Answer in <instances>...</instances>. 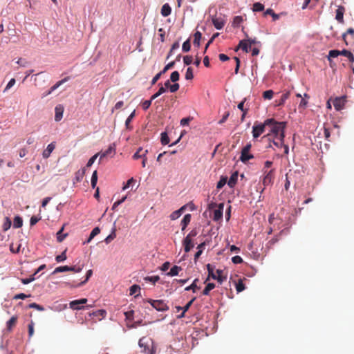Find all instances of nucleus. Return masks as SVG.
I'll use <instances>...</instances> for the list:
<instances>
[{
  "instance_id": "nucleus-1",
  "label": "nucleus",
  "mask_w": 354,
  "mask_h": 354,
  "mask_svg": "<svg viewBox=\"0 0 354 354\" xmlns=\"http://www.w3.org/2000/svg\"><path fill=\"white\" fill-rule=\"evenodd\" d=\"M272 122L268 124L270 129V133L264 136L262 138L270 140V136H273L275 139L283 140L285 138V128L286 123L285 122H277L273 118H270Z\"/></svg>"
},
{
  "instance_id": "nucleus-2",
  "label": "nucleus",
  "mask_w": 354,
  "mask_h": 354,
  "mask_svg": "<svg viewBox=\"0 0 354 354\" xmlns=\"http://www.w3.org/2000/svg\"><path fill=\"white\" fill-rule=\"evenodd\" d=\"M138 344L142 348L140 354H154L156 353L153 342L151 339L143 337L140 339Z\"/></svg>"
},
{
  "instance_id": "nucleus-3",
  "label": "nucleus",
  "mask_w": 354,
  "mask_h": 354,
  "mask_svg": "<svg viewBox=\"0 0 354 354\" xmlns=\"http://www.w3.org/2000/svg\"><path fill=\"white\" fill-rule=\"evenodd\" d=\"M272 121L271 120H266L263 123H255L252 127V136L254 139L259 138L263 134L266 128L268 127V124H271Z\"/></svg>"
},
{
  "instance_id": "nucleus-4",
  "label": "nucleus",
  "mask_w": 354,
  "mask_h": 354,
  "mask_svg": "<svg viewBox=\"0 0 354 354\" xmlns=\"http://www.w3.org/2000/svg\"><path fill=\"white\" fill-rule=\"evenodd\" d=\"M214 268L209 263L207 265V270L208 271V277L207 278L206 281L209 280V279L211 277L213 279L217 280L218 282L220 283H222L223 281L226 279V277L223 276V270H217L216 273L214 272Z\"/></svg>"
},
{
  "instance_id": "nucleus-5",
  "label": "nucleus",
  "mask_w": 354,
  "mask_h": 354,
  "mask_svg": "<svg viewBox=\"0 0 354 354\" xmlns=\"http://www.w3.org/2000/svg\"><path fill=\"white\" fill-rule=\"evenodd\" d=\"M252 147L251 143H248L242 149L240 160L243 162H246L250 159L254 158V156L250 153V150Z\"/></svg>"
},
{
  "instance_id": "nucleus-6",
  "label": "nucleus",
  "mask_w": 354,
  "mask_h": 354,
  "mask_svg": "<svg viewBox=\"0 0 354 354\" xmlns=\"http://www.w3.org/2000/svg\"><path fill=\"white\" fill-rule=\"evenodd\" d=\"M149 302L158 311H167L169 310V306L163 300L149 299Z\"/></svg>"
},
{
  "instance_id": "nucleus-7",
  "label": "nucleus",
  "mask_w": 354,
  "mask_h": 354,
  "mask_svg": "<svg viewBox=\"0 0 354 354\" xmlns=\"http://www.w3.org/2000/svg\"><path fill=\"white\" fill-rule=\"evenodd\" d=\"M342 39L347 46L354 44V28H349L347 31L342 35Z\"/></svg>"
},
{
  "instance_id": "nucleus-8",
  "label": "nucleus",
  "mask_w": 354,
  "mask_h": 354,
  "mask_svg": "<svg viewBox=\"0 0 354 354\" xmlns=\"http://www.w3.org/2000/svg\"><path fill=\"white\" fill-rule=\"evenodd\" d=\"M212 22L214 26L217 30H221L224 27V26L226 23V20L224 19L223 17H221V16L217 17L215 15V16L212 17Z\"/></svg>"
},
{
  "instance_id": "nucleus-9",
  "label": "nucleus",
  "mask_w": 354,
  "mask_h": 354,
  "mask_svg": "<svg viewBox=\"0 0 354 354\" xmlns=\"http://www.w3.org/2000/svg\"><path fill=\"white\" fill-rule=\"evenodd\" d=\"M265 176L263 179V184L264 186L270 185L272 183L274 176L273 169L269 171H264Z\"/></svg>"
},
{
  "instance_id": "nucleus-10",
  "label": "nucleus",
  "mask_w": 354,
  "mask_h": 354,
  "mask_svg": "<svg viewBox=\"0 0 354 354\" xmlns=\"http://www.w3.org/2000/svg\"><path fill=\"white\" fill-rule=\"evenodd\" d=\"M87 302V299L83 298L78 300H74L70 302V308L73 310H82L84 308L82 304H85Z\"/></svg>"
},
{
  "instance_id": "nucleus-11",
  "label": "nucleus",
  "mask_w": 354,
  "mask_h": 354,
  "mask_svg": "<svg viewBox=\"0 0 354 354\" xmlns=\"http://www.w3.org/2000/svg\"><path fill=\"white\" fill-rule=\"evenodd\" d=\"M345 103L346 97L344 96L336 97L333 100V106L337 111L342 110L344 107Z\"/></svg>"
},
{
  "instance_id": "nucleus-12",
  "label": "nucleus",
  "mask_w": 354,
  "mask_h": 354,
  "mask_svg": "<svg viewBox=\"0 0 354 354\" xmlns=\"http://www.w3.org/2000/svg\"><path fill=\"white\" fill-rule=\"evenodd\" d=\"M115 144H112L109 147V148L106 151L100 153V161L102 160L104 158H105L111 154H113L112 155V156H113L115 154Z\"/></svg>"
},
{
  "instance_id": "nucleus-13",
  "label": "nucleus",
  "mask_w": 354,
  "mask_h": 354,
  "mask_svg": "<svg viewBox=\"0 0 354 354\" xmlns=\"http://www.w3.org/2000/svg\"><path fill=\"white\" fill-rule=\"evenodd\" d=\"M344 12H345V8L344 6H338L337 9L336 10V16H335V19L336 20L341 23V24H344Z\"/></svg>"
},
{
  "instance_id": "nucleus-14",
  "label": "nucleus",
  "mask_w": 354,
  "mask_h": 354,
  "mask_svg": "<svg viewBox=\"0 0 354 354\" xmlns=\"http://www.w3.org/2000/svg\"><path fill=\"white\" fill-rule=\"evenodd\" d=\"M224 208V204L220 203L218 205V209H215L214 212V220L218 221L223 217V212Z\"/></svg>"
},
{
  "instance_id": "nucleus-15",
  "label": "nucleus",
  "mask_w": 354,
  "mask_h": 354,
  "mask_svg": "<svg viewBox=\"0 0 354 354\" xmlns=\"http://www.w3.org/2000/svg\"><path fill=\"white\" fill-rule=\"evenodd\" d=\"M55 148V142H53L50 143L47 146L46 149H44L43 153H42L43 158H48V157H50L51 153L53 151Z\"/></svg>"
},
{
  "instance_id": "nucleus-16",
  "label": "nucleus",
  "mask_w": 354,
  "mask_h": 354,
  "mask_svg": "<svg viewBox=\"0 0 354 354\" xmlns=\"http://www.w3.org/2000/svg\"><path fill=\"white\" fill-rule=\"evenodd\" d=\"M55 121H57V122L60 121L63 117L64 106L61 104H58L57 106H55Z\"/></svg>"
},
{
  "instance_id": "nucleus-17",
  "label": "nucleus",
  "mask_w": 354,
  "mask_h": 354,
  "mask_svg": "<svg viewBox=\"0 0 354 354\" xmlns=\"http://www.w3.org/2000/svg\"><path fill=\"white\" fill-rule=\"evenodd\" d=\"M241 48L245 53H248L250 50L251 47L249 46V43L247 39L240 41L238 46L235 49V50H238V49Z\"/></svg>"
},
{
  "instance_id": "nucleus-18",
  "label": "nucleus",
  "mask_w": 354,
  "mask_h": 354,
  "mask_svg": "<svg viewBox=\"0 0 354 354\" xmlns=\"http://www.w3.org/2000/svg\"><path fill=\"white\" fill-rule=\"evenodd\" d=\"M184 250L185 252H189L192 248H194V244L192 243V240L188 238H185L183 241Z\"/></svg>"
},
{
  "instance_id": "nucleus-19",
  "label": "nucleus",
  "mask_w": 354,
  "mask_h": 354,
  "mask_svg": "<svg viewBox=\"0 0 354 354\" xmlns=\"http://www.w3.org/2000/svg\"><path fill=\"white\" fill-rule=\"evenodd\" d=\"M148 153V150H143L142 147H139L137 151L133 155V159L138 160L142 158Z\"/></svg>"
},
{
  "instance_id": "nucleus-20",
  "label": "nucleus",
  "mask_w": 354,
  "mask_h": 354,
  "mask_svg": "<svg viewBox=\"0 0 354 354\" xmlns=\"http://www.w3.org/2000/svg\"><path fill=\"white\" fill-rule=\"evenodd\" d=\"M68 77H65L64 79L57 82L55 85H53L50 89L44 95V96H46L48 95H50L53 91H54L55 90H56L59 86H60L62 84H63L64 82H66V81H68Z\"/></svg>"
},
{
  "instance_id": "nucleus-21",
  "label": "nucleus",
  "mask_w": 354,
  "mask_h": 354,
  "mask_svg": "<svg viewBox=\"0 0 354 354\" xmlns=\"http://www.w3.org/2000/svg\"><path fill=\"white\" fill-rule=\"evenodd\" d=\"M237 179H238V174H237V172H234L230 176L228 181L227 180L228 186L231 188L234 187L235 186V185L236 184Z\"/></svg>"
},
{
  "instance_id": "nucleus-22",
  "label": "nucleus",
  "mask_w": 354,
  "mask_h": 354,
  "mask_svg": "<svg viewBox=\"0 0 354 354\" xmlns=\"http://www.w3.org/2000/svg\"><path fill=\"white\" fill-rule=\"evenodd\" d=\"M160 12L163 17L169 16L171 12V8L170 6L168 3H165L162 6Z\"/></svg>"
},
{
  "instance_id": "nucleus-23",
  "label": "nucleus",
  "mask_w": 354,
  "mask_h": 354,
  "mask_svg": "<svg viewBox=\"0 0 354 354\" xmlns=\"http://www.w3.org/2000/svg\"><path fill=\"white\" fill-rule=\"evenodd\" d=\"M191 221V214H187L184 216L183 218L181 221L182 230H185L187 225Z\"/></svg>"
},
{
  "instance_id": "nucleus-24",
  "label": "nucleus",
  "mask_w": 354,
  "mask_h": 354,
  "mask_svg": "<svg viewBox=\"0 0 354 354\" xmlns=\"http://www.w3.org/2000/svg\"><path fill=\"white\" fill-rule=\"evenodd\" d=\"M182 270V268L178 266H174L170 271L167 274L168 276L174 277L178 274L179 272Z\"/></svg>"
},
{
  "instance_id": "nucleus-25",
  "label": "nucleus",
  "mask_w": 354,
  "mask_h": 354,
  "mask_svg": "<svg viewBox=\"0 0 354 354\" xmlns=\"http://www.w3.org/2000/svg\"><path fill=\"white\" fill-rule=\"evenodd\" d=\"M17 322V317L16 316L12 317L8 322H7V328L8 330H11L12 328L16 325Z\"/></svg>"
},
{
  "instance_id": "nucleus-26",
  "label": "nucleus",
  "mask_w": 354,
  "mask_h": 354,
  "mask_svg": "<svg viewBox=\"0 0 354 354\" xmlns=\"http://www.w3.org/2000/svg\"><path fill=\"white\" fill-rule=\"evenodd\" d=\"M283 13H281L282 15ZM265 15H271L272 17L273 21H277L279 19L280 14H276L274 10L271 8H268L266 10V11L264 12Z\"/></svg>"
},
{
  "instance_id": "nucleus-27",
  "label": "nucleus",
  "mask_w": 354,
  "mask_h": 354,
  "mask_svg": "<svg viewBox=\"0 0 354 354\" xmlns=\"http://www.w3.org/2000/svg\"><path fill=\"white\" fill-rule=\"evenodd\" d=\"M106 315V312L105 310H97L96 311H93L92 313L90 314V315H93L94 317H100L101 318H99L100 320L102 318H104Z\"/></svg>"
},
{
  "instance_id": "nucleus-28",
  "label": "nucleus",
  "mask_w": 354,
  "mask_h": 354,
  "mask_svg": "<svg viewBox=\"0 0 354 354\" xmlns=\"http://www.w3.org/2000/svg\"><path fill=\"white\" fill-rule=\"evenodd\" d=\"M341 55L347 57L350 62H351V63L354 62V56L351 51L347 50H341Z\"/></svg>"
},
{
  "instance_id": "nucleus-29",
  "label": "nucleus",
  "mask_w": 354,
  "mask_h": 354,
  "mask_svg": "<svg viewBox=\"0 0 354 354\" xmlns=\"http://www.w3.org/2000/svg\"><path fill=\"white\" fill-rule=\"evenodd\" d=\"M22 225H23V220L21 218V217H20L19 216H15L14 218V221H13V227L15 228H19L22 226Z\"/></svg>"
},
{
  "instance_id": "nucleus-30",
  "label": "nucleus",
  "mask_w": 354,
  "mask_h": 354,
  "mask_svg": "<svg viewBox=\"0 0 354 354\" xmlns=\"http://www.w3.org/2000/svg\"><path fill=\"white\" fill-rule=\"evenodd\" d=\"M64 226L57 232V240L58 242H62L67 236L68 234H63Z\"/></svg>"
},
{
  "instance_id": "nucleus-31",
  "label": "nucleus",
  "mask_w": 354,
  "mask_h": 354,
  "mask_svg": "<svg viewBox=\"0 0 354 354\" xmlns=\"http://www.w3.org/2000/svg\"><path fill=\"white\" fill-rule=\"evenodd\" d=\"M194 37V41H193L194 45L198 47L200 46V40L202 37V34L199 31H197L195 32Z\"/></svg>"
},
{
  "instance_id": "nucleus-32",
  "label": "nucleus",
  "mask_w": 354,
  "mask_h": 354,
  "mask_svg": "<svg viewBox=\"0 0 354 354\" xmlns=\"http://www.w3.org/2000/svg\"><path fill=\"white\" fill-rule=\"evenodd\" d=\"M215 288V284L213 283H209L205 286V289L203 291V295H208L209 292Z\"/></svg>"
},
{
  "instance_id": "nucleus-33",
  "label": "nucleus",
  "mask_w": 354,
  "mask_h": 354,
  "mask_svg": "<svg viewBox=\"0 0 354 354\" xmlns=\"http://www.w3.org/2000/svg\"><path fill=\"white\" fill-rule=\"evenodd\" d=\"M135 117V111H133L127 118V119L125 121V126L127 129H131L132 127L130 125V122L133 120V118Z\"/></svg>"
},
{
  "instance_id": "nucleus-34",
  "label": "nucleus",
  "mask_w": 354,
  "mask_h": 354,
  "mask_svg": "<svg viewBox=\"0 0 354 354\" xmlns=\"http://www.w3.org/2000/svg\"><path fill=\"white\" fill-rule=\"evenodd\" d=\"M85 174V169H83L82 170H79L75 173V179L76 182H80L84 176Z\"/></svg>"
},
{
  "instance_id": "nucleus-35",
  "label": "nucleus",
  "mask_w": 354,
  "mask_h": 354,
  "mask_svg": "<svg viewBox=\"0 0 354 354\" xmlns=\"http://www.w3.org/2000/svg\"><path fill=\"white\" fill-rule=\"evenodd\" d=\"M227 178L226 176H221L219 181L217 183L216 188L218 189H221L227 183Z\"/></svg>"
},
{
  "instance_id": "nucleus-36",
  "label": "nucleus",
  "mask_w": 354,
  "mask_h": 354,
  "mask_svg": "<svg viewBox=\"0 0 354 354\" xmlns=\"http://www.w3.org/2000/svg\"><path fill=\"white\" fill-rule=\"evenodd\" d=\"M160 141H161L162 145H166L169 144V138L166 132L161 133Z\"/></svg>"
},
{
  "instance_id": "nucleus-37",
  "label": "nucleus",
  "mask_w": 354,
  "mask_h": 354,
  "mask_svg": "<svg viewBox=\"0 0 354 354\" xmlns=\"http://www.w3.org/2000/svg\"><path fill=\"white\" fill-rule=\"evenodd\" d=\"M197 281H198L197 279H194L193 283L189 286L186 287L185 290L187 291L192 290L194 292H195L197 289H199V288L196 285Z\"/></svg>"
},
{
  "instance_id": "nucleus-38",
  "label": "nucleus",
  "mask_w": 354,
  "mask_h": 354,
  "mask_svg": "<svg viewBox=\"0 0 354 354\" xmlns=\"http://www.w3.org/2000/svg\"><path fill=\"white\" fill-rule=\"evenodd\" d=\"M67 271H69L68 266H59V267L56 268L52 274H55L58 272H67Z\"/></svg>"
},
{
  "instance_id": "nucleus-39",
  "label": "nucleus",
  "mask_w": 354,
  "mask_h": 354,
  "mask_svg": "<svg viewBox=\"0 0 354 354\" xmlns=\"http://www.w3.org/2000/svg\"><path fill=\"white\" fill-rule=\"evenodd\" d=\"M242 21H243V18L241 16H236L233 19L232 26L234 27H237L242 23Z\"/></svg>"
},
{
  "instance_id": "nucleus-40",
  "label": "nucleus",
  "mask_w": 354,
  "mask_h": 354,
  "mask_svg": "<svg viewBox=\"0 0 354 354\" xmlns=\"http://www.w3.org/2000/svg\"><path fill=\"white\" fill-rule=\"evenodd\" d=\"M339 55H341V50H331L329 51V53H328V59L330 61V58L337 57Z\"/></svg>"
},
{
  "instance_id": "nucleus-41",
  "label": "nucleus",
  "mask_w": 354,
  "mask_h": 354,
  "mask_svg": "<svg viewBox=\"0 0 354 354\" xmlns=\"http://www.w3.org/2000/svg\"><path fill=\"white\" fill-rule=\"evenodd\" d=\"M290 94V93L289 91H287L285 93H283L281 95V99L279 100L278 104L279 105H283L285 103L286 100L289 98Z\"/></svg>"
},
{
  "instance_id": "nucleus-42",
  "label": "nucleus",
  "mask_w": 354,
  "mask_h": 354,
  "mask_svg": "<svg viewBox=\"0 0 354 354\" xmlns=\"http://www.w3.org/2000/svg\"><path fill=\"white\" fill-rule=\"evenodd\" d=\"M263 9L264 6L259 2H257L253 4V11L254 12H260L263 10Z\"/></svg>"
},
{
  "instance_id": "nucleus-43",
  "label": "nucleus",
  "mask_w": 354,
  "mask_h": 354,
  "mask_svg": "<svg viewBox=\"0 0 354 354\" xmlns=\"http://www.w3.org/2000/svg\"><path fill=\"white\" fill-rule=\"evenodd\" d=\"M166 92V88L164 87V86H161L159 90L158 91V92H156L155 94H153L151 98V100H155L156 98H157L158 97H159L160 95H162V93H165Z\"/></svg>"
},
{
  "instance_id": "nucleus-44",
  "label": "nucleus",
  "mask_w": 354,
  "mask_h": 354,
  "mask_svg": "<svg viewBox=\"0 0 354 354\" xmlns=\"http://www.w3.org/2000/svg\"><path fill=\"white\" fill-rule=\"evenodd\" d=\"M194 78L193 69L192 67H188L185 73V79L191 80Z\"/></svg>"
},
{
  "instance_id": "nucleus-45",
  "label": "nucleus",
  "mask_w": 354,
  "mask_h": 354,
  "mask_svg": "<svg viewBox=\"0 0 354 354\" xmlns=\"http://www.w3.org/2000/svg\"><path fill=\"white\" fill-rule=\"evenodd\" d=\"M274 92L272 90H267L263 92V97L266 100H271L273 97Z\"/></svg>"
},
{
  "instance_id": "nucleus-46",
  "label": "nucleus",
  "mask_w": 354,
  "mask_h": 354,
  "mask_svg": "<svg viewBox=\"0 0 354 354\" xmlns=\"http://www.w3.org/2000/svg\"><path fill=\"white\" fill-rule=\"evenodd\" d=\"M66 250H65L61 254L57 255L55 257V260L57 262H62L66 259Z\"/></svg>"
},
{
  "instance_id": "nucleus-47",
  "label": "nucleus",
  "mask_w": 354,
  "mask_h": 354,
  "mask_svg": "<svg viewBox=\"0 0 354 354\" xmlns=\"http://www.w3.org/2000/svg\"><path fill=\"white\" fill-rule=\"evenodd\" d=\"M140 288L138 285H133L130 287V289H129V291H130V295H136L138 293V292H140Z\"/></svg>"
},
{
  "instance_id": "nucleus-48",
  "label": "nucleus",
  "mask_w": 354,
  "mask_h": 354,
  "mask_svg": "<svg viewBox=\"0 0 354 354\" xmlns=\"http://www.w3.org/2000/svg\"><path fill=\"white\" fill-rule=\"evenodd\" d=\"M116 237L115 230L113 229L112 232L104 239L106 243H109Z\"/></svg>"
},
{
  "instance_id": "nucleus-49",
  "label": "nucleus",
  "mask_w": 354,
  "mask_h": 354,
  "mask_svg": "<svg viewBox=\"0 0 354 354\" xmlns=\"http://www.w3.org/2000/svg\"><path fill=\"white\" fill-rule=\"evenodd\" d=\"M179 77H180V74L178 71H174L171 73V75H170V80L172 82H176L178 80H179Z\"/></svg>"
},
{
  "instance_id": "nucleus-50",
  "label": "nucleus",
  "mask_w": 354,
  "mask_h": 354,
  "mask_svg": "<svg viewBox=\"0 0 354 354\" xmlns=\"http://www.w3.org/2000/svg\"><path fill=\"white\" fill-rule=\"evenodd\" d=\"M133 315L134 311L133 310L127 311L124 313V316L127 320L133 321Z\"/></svg>"
},
{
  "instance_id": "nucleus-51",
  "label": "nucleus",
  "mask_w": 354,
  "mask_h": 354,
  "mask_svg": "<svg viewBox=\"0 0 354 354\" xmlns=\"http://www.w3.org/2000/svg\"><path fill=\"white\" fill-rule=\"evenodd\" d=\"M160 279V277L158 276H151V277H145V280L146 281H150L153 283V284L156 283L157 281H158Z\"/></svg>"
},
{
  "instance_id": "nucleus-52",
  "label": "nucleus",
  "mask_w": 354,
  "mask_h": 354,
  "mask_svg": "<svg viewBox=\"0 0 354 354\" xmlns=\"http://www.w3.org/2000/svg\"><path fill=\"white\" fill-rule=\"evenodd\" d=\"M190 48H191L190 41L189 39H187L183 44L182 49L184 52H188V51H189Z\"/></svg>"
},
{
  "instance_id": "nucleus-53",
  "label": "nucleus",
  "mask_w": 354,
  "mask_h": 354,
  "mask_svg": "<svg viewBox=\"0 0 354 354\" xmlns=\"http://www.w3.org/2000/svg\"><path fill=\"white\" fill-rule=\"evenodd\" d=\"M175 62L176 61H173V62H171L169 63H168L165 66V68H163L162 71H161L160 72L162 73V74H164L165 73H166L168 70L172 68L174 65H175Z\"/></svg>"
},
{
  "instance_id": "nucleus-54",
  "label": "nucleus",
  "mask_w": 354,
  "mask_h": 354,
  "mask_svg": "<svg viewBox=\"0 0 354 354\" xmlns=\"http://www.w3.org/2000/svg\"><path fill=\"white\" fill-rule=\"evenodd\" d=\"M236 290L238 292H241L245 290V285L241 280H239V282L236 284Z\"/></svg>"
},
{
  "instance_id": "nucleus-55",
  "label": "nucleus",
  "mask_w": 354,
  "mask_h": 354,
  "mask_svg": "<svg viewBox=\"0 0 354 354\" xmlns=\"http://www.w3.org/2000/svg\"><path fill=\"white\" fill-rule=\"evenodd\" d=\"M5 222L3 225V229L4 231H6L8 230L10 226H11V221L10 220V218L8 217H6L5 218Z\"/></svg>"
},
{
  "instance_id": "nucleus-56",
  "label": "nucleus",
  "mask_w": 354,
  "mask_h": 354,
  "mask_svg": "<svg viewBox=\"0 0 354 354\" xmlns=\"http://www.w3.org/2000/svg\"><path fill=\"white\" fill-rule=\"evenodd\" d=\"M28 307L30 308H34V309H37V310H39V311H43L44 310V308L36 303H31L29 304Z\"/></svg>"
},
{
  "instance_id": "nucleus-57",
  "label": "nucleus",
  "mask_w": 354,
  "mask_h": 354,
  "mask_svg": "<svg viewBox=\"0 0 354 354\" xmlns=\"http://www.w3.org/2000/svg\"><path fill=\"white\" fill-rule=\"evenodd\" d=\"M272 142H273L274 145H275L277 147H282L283 145H284V139L283 140L275 139L274 138Z\"/></svg>"
},
{
  "instance_id": "nucleus-58",
  "label": "nucleus",
  "mask_w": 354,
  "mask_h": 354,
  "mask_svg": "<svg viewBox=\"0 0 354 354\" xmlns=\"http://www.w3.org/2000/svg\"><path fill=\"white\" fill-rule=\"evenodd\" d=\"M92 274H93L92 270H88L86 272V279H84V281L80 283L77 286H80L84 284L90 279V277L92 276Z\"/></svg>"
},
{
  "instance_id": "nucleus-59",
  "label": "nucleus",
  "mask_w": 354,
  "mask_h": 354,
  "mask_svg": "<svg viewBox=\"0 0 354 354\" xmlns=\"http://www.w3.org/2000/svg\"><path fill=\"white\" fill-rule=\"evenodd\" d=\"M30 297V295H26L24 293H19L17 295H15L13 297V299H25L28 297Z\"/></svg>"
},
{
  "instance_id": "nucleus-60",
  "label": "nucleus",
  "mask_w": 354,
  "mask_h": 354,
  "mask_svg": "<svg viewBox=\"0 0 354 354\" xmlns=\"http://www.w3.org/2000/svg\"><path fill=\"white\" fill-rule=\"evenodd\" d=\"M100 232V229L98 227H95L90 234V239H93L95 236H97Z\"/></svg>"
},
{
  "instance_id": "nucleus-61",
  "label": "nucleus",
  "mask_w": 354,
  "mask_h": 354,
  "mask_svg": "<svg viewBox=\"0 0 354 354\" xmlns=\"http://www.w3.org/2000/svg\"><path fill=\"white\" fill-rule=\"evenodd\" d=\"M153 100L151 98L149 100H145L142 103V107L144 110L148 109L151 104Z\"/></svg>"
},
{
  "instance_id": "nucleus-62",
  "label": "nucleus",
  "mask_w": 354,
  "mask_h": 354,
  "mask_svg": "<svg viewBox=\"0 0 354 354\" xmlns=\"http://www.w3.org/2000/svg\"><path fill=\"white\" fill-rule=\"evenodd\" d=\"M16 81H15V78H12L8 83V84L6 85L3 92H6L8 89H10L11 87H12L15 84Z\"/></svg>"
},
{
  "instance_id": "nucleus-63",
  "label": "nucleus",
  "mask_w": 354,
  "mask_h": 354,
  "mask_svg": "<svg viewBox=\"0 0 354 354\" xmlns=\"http://www.w3.org/2000/svg\"><path fill=\"white\" fill-rule=\"evenodd\" d=\"M179 84L174 82V84H171V86H169V91L171 93H175L179 89Z\"/></svg>"
},
{
  "instance_id": "nucleus-64",
  "label": "nucleus",
  "mask_w": 354,
  "mask_h": 354,
  "mask_svg": "<svg viewBox=\"0 0 354 354\" xmlns=\"http://www.w3.org/2000/svg\"><path fill=\"white\" fill-rule=\"evenodd\" d=\"M193 58L192 56L186 55L183 57V62L185 65H189L192 63Z\"/></svg>"
}]
</instances>
